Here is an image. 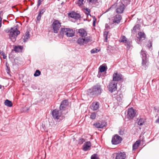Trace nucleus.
<instances>
[{
  "label": "nucleus",
  "mask_w": 159,
  "mask_h": 159,
  "mask_svg": "<svg viewBox=\"0 0 159 159\" xmlns=\"http://www.w3.org/2000/svg\"><path fill=\"white\" fill-rule=\"evenodd\" d=\"M121 140L122 139L120 136L116 135L112 138L111 142L113 144H117L120 143Z\"/></svg>",
  "instance_id": "nucleus-10"
},
{
  "label": "nucleus",
  "mask_w": 159,
  "mask_h": 159,
  "mask_svg": "<svg viewBox=\"0 0 159 159\" xmlns=\"http://www.w3.org/2000/svg\"><path fill=\"white\" fill-rule=\"evenodd\" d=\"M0 54L3 56V58L4 59H5L7 57V56L5 54L4 52L3 51L0 50Z\"/></svg>",
  "instance_id": "nucleus-37"
},
{
  "label": "nucleus",
  "mask_w": 159,
  "mask_h": 159,
  "mask_svg": "<svg viewBox=\"0 0 159 159\" xmlns=\"http://www.w3.org/2000/svg\"><path fill=\"white\" fill-rule=\"evenodd\" d=\"M23 48V47L21 46H16L14 48V51L17 52H20L22 51Z\"/></svg>",
  "instance_id": "nucleus-26"
},
{
  "label": "nucleus",
  "mask_w": 159,
  "mask_h": 159,
  "mask_svg": "<svg viewBox=\"0 0 159 159\" xmlns=\"http://www.w3.org/2000/svg\"><path fill=\"white\" fill-rule=\"evenodd\" d=\"M84 142V140L83 139H79V143L80 144H82Z\"/></svg>",
  "instance_id": "nucleus-41"
},
{
  "label": "nucleus",
  "mask_w": 159,
  "mask_h": 159,
  "mask_svg": "<svg viewBox=\"0 0 159 159\" xmlns=\"http://www.w3.org/2000/svg\"><path fill=\"white\" fill-rule=\"evenodd\" d=\"M90 108L93 111H96L99 108V103L97 102H94L90 106Z\"/></svg>",
  "instance_id": "nucleus-15"
},
{
  "label": "nucleus",
  "mask_w": 159,
  "mask_h": 159,
  "mask_svg": "<svg viewBox=\"0 0 159 159\" xmlns=\"http://www.w3.org/2000/svg\"><path fill=\"white\" fill-rule=\"evenodd\" d=\"M115 6V5H112V7H111V8H113Z\"/></svg>",
  "instance_id": "nucleus-49"
},
{
  "label": "nucleus",
  "mask_w": 159,
  "mask_h": 159,
  "mask_svg": "<svg viewBox=\"0 0 159 159\" xmlns=\"http://www.w3.org/2000/svg\"><path fill=\"white\" fill-rule=\"evenodd\" d=\"M2 86L1 85H0V89L1 88Z\"/></svg>",
  "instance_id": "nucleus-51"
},
{
  "label": "nucleus",
  "mask_w": 159,
  "mask_h": 159,
  "mask_svg": "<svg viewBox=\"0 0 159 159\" xmlns=\"http://www.w3.org/2000/svg\"><path fill=\"white\" fill-rule=\"evenodd\" d=\"M91 143L89 141L87 142L84 144L83 146V150L85 151L89 150L91 149Z\"/></svg>",
  "instance_id": "nucleus-12"
},
{
  "label": "nucleus",
  "mask_w": 159,
  "mask_h": 159,
  "mask_svg": "<svg viewBox=\"0 0 159 159\" xmlns=\"http://www.w3.org/2000/svg\"><path fill=\"white\" fill-rule=\"evenodd\" d=\"M5 31L7 33L10 32L9 38L13 42L16 41L17 35L20 34V31L16 27L11 28L10 30L6 29Z\"/></svg>",
  "instance_id": "nucleus-1"
},
{
  "label": "nucleus",
  "mask_w": 159,
  "mask_h": 159,
  "mask_svg": "<svg viewBox=\"0 0 159 159\" xmlns=\"http://www.w3.org/2000/svg\"><path fill=\"white\" fill-rule=\"evenodd\" d=\"M98 51V49L96 48H94L92 49L91 51L92 53H94L97 52Z\"/></svg>",
  "instance_id": "nucleus-38"
},
{
  "label": "nucleus",
  "mask_w": 159,
  "mask_h": 159,
  "mask_svg": "<svg viewBox=\"0 0 159 159\" xmlns=\"http://www.w3.org/2000/svg\"><path fill=\"white\" fill-rule=\"evenodd\" d=\"M140 54L142 58V66L146 68L148 64V56L146 54V52L143 49L142 50Z\"/></svg>",
  "instance_id": "nucleus-4"
},
{
  "label": "nucleus",
  "mask_w": 159,
  "mask_h": 159,
  "mask_svg": "<svg viewBox=\"0 0 159 159\" xmlns=\"http://www.w3.org/2000/svg\"><path fill=\"white\" fill-rule=\"evenodd\" d=\"M120 42L125 43H126V45L128 46H129L130 45V42L127 40V39L125 36H122L121 37L120 39Z\"/></svg>",
  "instance_id": "nucleus-19"
},
{
  "label": "nucleus",
  "mask_w": 159,
  "mask_h": 159,
  "mask_svg": "<svg viewBox=\"0 0 159 159\" xmlns=\"http://www.w3.org/2000/svg\"><path fill=\"white\" fill-rule=\"evenodd\" d=\"M84 12L87 15H89L90 13V10L88 8H86V9H85L84 10Z\"/></svg>",
  "instance_id": "nucleus-39"
},
{
  "label": "nucleus",
  "mask_w": 159,
  "mask_h": 159,
  "mask_svg": "<svg viewBox=\"0 0 159 159\" xmlns=\"http://www.w3.org/2000/svg\"><path fill=\"white\" fill-rule=\"evenodd\" d=\"M45 9L44 8L41 9L39 10V14L42 15L43 13L45 11Z\"/></svg>",
  "instance_id": "nucleus-35"
},
{
  "label": "nucleus",
  "mask_w": 159,
  "mask_h": 159,
  "mask_svg": "<svg viewBox=\"0 0 159 159\" xmlns=\"http://www.w3.org/2000/svg\"><path fill=\"white\" fill-rule=\"evenodd\" d=\"M131 0H121V3L116 6V12L118 13L121 14L123 12L125 9V5L129 4Z\"/></svg>",
  "instance_id": "nucleus-2"
},
{
  "label": "nucleus",
  "mask_w": 159,
  "mask_h": 159,
  "mask_svg": "<svg viewBox=\"0 0 159 159\" xmlns=\"http://www.w3.org/2000/svg\"><path fill=\"white\" fill-rule=\"evenodd\" d=\"M69 15V16L75 19H78L80 17V15L79 14L76 13L74 12L70 13Z\"/></svg>",
  "instance_id": "nucleus-18"
},
{
  "label": "nucleus",
  "mask_w": 159,
  "mask_h": 159,
  "mask_svg": "<svg viewBox=\"0 0 159 159\" xmlns=\"http://www.w3.org/2000/svg\"><path fill=\"white\" fill-rule=\"evenodd\" d=\"M67 32L66 33V36L68 37H72L75 35V32L70 28H69Z\"/></svg>",
  "instance_id": "nucleus-20"
},
{
  "label": "nucleus",
  "mask_w": 159,
  "mask_h": 159,
  "mask_svg": "<svg viewBox=\"0 0 159 159\" xmlns=\"http://www.w3.org/2000/svg\"><path fill=\"white\" fill-rule=\"evenodd\" d=\"M136 111L132 108L129 109L127 112V116L129 119H133L136 114Z\"/></svg>",
  "instance_id": "nucleus-7"
},
{
  "label": "nucleus",
  "mask_w": 159,
  "mask_h": 159,
  "mask_svg": "<svg viewBox=\"0 0 159 159\" xmlns=\"http://www.w3.org/2000/svg\"><path fill=\"white\" fill-rule=\"evenodd\" d=\"M122 79V75L121 74L117 72L115 73L113 75L112 81H120Z\"/></svg>",
  "instance_id": "nucleus-11"
},
{
  "label": "nucleus",
  "mask_w": 159,
  "mask_h": 159,
  "mask_svg": "<svg viewBox=\"0 0 159 159\" xmlns=\"http://www.w3.org/2000/svg\"><path fill=\"white\" fill-rule=\"evenodd\" d=\"M61 110H54L52 112V115L54 119H58L61 115Z\"/></svg>",
  "instance_id": "nucleus-9"
},
{
  "label": "nucleus",
  "mask_w": 159,
  "mask_h": 159,
  "mask_svg": "<svg viewBox=\"0 0 159 159\" xmlns=\"http://www.w3.org/2000/svg\"><path fill=\"white\" fill-rule=\"evenodd\" d=\"M90 3H92L95 2L97 1L98 0H87Z\"/></svg>",
  "instance_id": "nucleus-42"
},
{
  "label": "nucleus",
  "mask_w": 159,
  "mask_h": 159,
  "mask_svg": "<svg viewBox=\"0 0 159 159\" xmlns=\"http://www.w3.org/2000/svg\"><path fill=\"white\" fill-rule=\"evenodd\" d=\"M149 46L151 47L152 46V44L151 42H149Z\"/></svg>",
  "instance_id": "nucleus-46"
},
{
  "label": "nucleus",
  "mask_w": 159,
  "mask_h": 159,
  "mask_svg": "<svg viewBox=\"0 0 159 159\" xmlns=\"http://www.w3.org/2000/svg\"><path fill=\"white\" fill-rule=\"evenodd\" d=\"M42 15H40V14H38V15L37 17V19L39 21L41 19Z\"/></svg>",
  "instance_id": "nucleus-43"
},
{
  "label": "nucleus",
  "mask_w": 159,
  "mask_h": 159,
  "mask_svg": "<svg viewBox=\"0 0 159 159\" xmlns=\"http://www.w3.org/2000/svg\"><path fill=\"white\" fill-rule=\"evenodd\" d=\"M121 19V16L119 15H116L113 18L112 20H113V23L118 24L119 23L120 20Z\"/></svg>",
  "instance_id": "nucleus-13"
},
{
  "label": "nucleus",
  "mask_w": 159,
  "mask_h": 159,
  "mask_svg": "<svg viewBox=\"0 0 159 159\" xmlns=\"http://www.w3.org/2000/svg\"><path fill=\"white\" fill-rule=\"evenodd\" d=\"M90 37H88L84 38H79L77 41V43L80 45H83L87 44L89 42L91 41Z\"/></svg>",
  "instance_id": "nucleus-6"
},
{
  "label": "nucleus",
  "mask_w": 159,
  "mask_h": 159,
  "mask_svg": "<svg viewBox=\"0 0 159 159\" xmlns=\"http://www.w3.org/2000/svg\"><path fill=\"white\" fill-rule=\"evenodd\" d=\"M108 34V32L107 31H105L103 35L105 38V39L107 40V35Z\"/></svg>",
  "instance_id": "nucleus-36"
},
{
  "label": "nucleus",
  "mask_w": 159,
  "mask_h": 159,
  "mask_svg": "<svg viewBox=\"0 0 159 159\" xmlns=\"http://www.w3.org/2000/svg\"><path fill=\"white\" fill-rule=\"evenodd\" d=\"M41 74L40 71L39 70H37L34 74V76L35 77L38 76Z\"/></svg>",
  "instance_id": "nucleus-31"
},
{
  "label": "nucleus",
  "mask_w": 159,
  "mask_h": 159,
  "mask_svg": "<svg viewBox=\"0 0 159 159\" xmlns=\"http://www.w3.org/2000/svg\"><path fill=\"white\" fill-rule=\"evenodd\" d=\"M126 157V155L125 152H120L116 154V159H125Z\"/></svg>",
  "instance_id": "nucleus-17"
},
{
  "label": "nucleus",
  "mask_w": 159,
  "mask_h": 159,
  "mask_svg": "<svg viewBox=\"0 0 159 159\" xmlns=\"http://www.w3.org/2000/svg\"><path fill=\"white\" fill-rule=\"evenodd\" d=\"M91 158V159H99L98 157L96 154H94L92 155Z\"/></svg>",
  "instance_id": "nucleus-34"
},
{
  "label": "nucleus",
  "mask_w": 159,
  "mask_h": 159,
  "mask_svg": "<svg viewBox=\"0 0 159 159\" xmlns=\"http://www.w3.org/2000/svg\"><path fill=\"white\" fill-rule=\"evenodd\" d=\"M69 28H61L60 32V34L63 36L65 35L66 36V33H67Z\"/></svg>",
  "instance_id": "nucleus-23"
},
{
  "label": "nucleus",
  "mask_w": 159,
  "mask_h": 159,
  "mask_svg": "<svg viewBox=\"0 0 159 159\" xmlns=\"http://www.w3.org/2000/svg\"><path fill=\"white\" fill-rule=\"evenodd\" d=\"M117 89V84L114 81H112L108 85L109 91L112 93L116 91Z\"/></svg>",
  "instance_id": "nucleus-8"
},
{
  "label": "nucleus",
  "mask_w": 159,
  "mask_h": 159,
  "mask_svg": "<svg viewBox=\"0 0 159 159\" xmlns=\"http://www.w3.org/2000/svg\"><path fill=\"white\" fill-rule=\"evenodd\" d=\"M2 18L1 17H0V22H2Z\"/></svg>",
  "instance_id": "nucleus-48"
},
{
  "label": "nucleus",
  "mask_w": 159,
  "mask_h": 159,
  "mask_svg": "<svg viewBox=\"0 0 159 159\" xmlns=\"http://www.w3.org/2000/svg\"><path fill=\"white\" fill-rule=\"evenodd\" d=\"M1 24H2V22H0V28L1 27Z\"/></svg>",
  "instance_id": "nucleus-50"
},
{
  "label": "nucleus",
  "mask_w": 159,
  "mask_h": 159,
  "mask_svg": "<svg viewBox=\"0 0 159 159\" xmlns=\"http://www.w3.org/2000/svg\"><path fill=\"white\" fill-rule=\"evenodd\" d=\"M68 105V102L67 100H63L60 104V109L61 110H64V109Z\"/></svg>",
  "instance_id": "nucleus-14"
},
{
  "label": "nucleus",
  "mask_w": 159,
  "mask_h": 159,
  "mask_svg": "<svg viewBox=\"0 0 159 159\" xmlns=\"http://www.w3.org/2000/svg\"><path fill=\"white\" fill-rule=\"evenodd\" d=\"M140 140H139L137 141L133 146V150L137 149L140 143Z\"/></svg>",
  "instance_id": "nucleus-25"
},
{
  "label": "nucleus",
  "mask_w": 159,
  "mask_h": 159,
  "mask_svg": "<svg viewBox=\"0 0 159 159\" xmlns=\"http://www.w3.org/2000/svg\"><path fill=\"white\" fill-rule=\"evenodd\" d=\"M140 27V25L137 24L134 26L133 28V31L136 32L138 30H139Z\"/></svg>",
  "instance_id": "nucleus-29"
},
{
  "label": "nucleus",
  "mask_w": 159,
  "mask_h": 159,
  "mask_svg": "<svg viewBox=\"0 0 159 159\" xmlns=\"http://www.w3.org/2000/svg\"><path fill=\"white\" fill-rule=\"evenodd\" d=\"M114 97H116V96L115 95V96Z\"/></svg>",
  "instance_id": "nucleus-52"
},
{
  "label": "nucleus",
  "mask_w": 159,
  "mask_h": 159,
  "mask_svg": "<svg viewBox=\"0 0 159 159\" xmlns=\"http://www.w3.org/2000/svg\"><path fill=\"white\" fill-rule=\"evenodd\" d=\"M145 120L143 118H139L137 119L138 125L141 126L143 125L145 122Z\"/></svg>",
  "instance_id": "nucleus-27"
},
{
  "label": "nucleus",
  "mask_w": 159,
  "mask_h": 159,
  "mask_svg": "<svg viewBox=\"0 0 159 159\" xmlns=\"http://www.w3.org/2000/svg\"><path fill=\"white\" fill-rule=\"evenodd\" d=\"M84 0H79L78 2V4L79 6H81L83 3Z\"/></svg>",
  "instance_id": "nucleus-40"
},
{
  "label": "nucleus",
  "mask_w": 159,
  "mask_h": 159,
  "mask_svg": "<svg viewBox=\"0 0 159 159\" xmlns=\"http://www.w3.org/2000/svg\"><path fill=\"white\" fill-rule=\"evenodd\" d=\"M30 33L28 31H27L26 33L23 35V37H22V39H23L24 42H25L28 40L30 38Z\"/></svg>",
  "instance_id": "nucleus-21"
},
{
  "label": "nucleus",
  "mask_w": 159,
  "mask_h": 159,
  "mask_svg": "<svg viewBox=\"0 0 159 159\" xmlns=\"http://www.w3.org/2000/svg\"><path fill=\"white\" fill-rule=\"evenodd\" d=\"M93 125L97 128H103L105 126V123L104 122H98L95 123Z\"/></svg>",
  "instance_id": "nucleus-22"
},
{
  "label": "nucleus",
  "mask_w": 159,
  "mask_h": 159,
  "mask_svg": "<svg viewBox=\"0 0 159 159\" xmlns=\"http://www.w3.org/2000/svg\"><path fill=\"white\" fill-rule=\"evenodd\" d=\"M106 69V67L104 66H101L99 67V70L101 72H104Z\"/></svg>",
  "instance_id": "nucleus-30"
},
{
  "label": "nucleus",
  "mask_w": 159,
  "mask_h": 159,
  "mask_svg": "<svg viewBox=\"0 0 159 159\" xmlns=\"http://www.w3.org/2000/svg\"><path fill=\"white\" fill-rule=\"evenodd\" d=\"M96 116V114L94 112L92 113H91L90 118L92 120L94 119Z\"/></svg>",
  "instance_id": "nucleus-32"
},
{
  "label": "nucleus",
  "mask_w": 159,
  "mask_h": 159,
  "mask_svg": "<svg viewBox=\"0 0 159 159\" xmlns=\"http://www.w3.org/2000/svg\"><path fill=\"white\" fill-rule=\"evenodd\" d=\"M137 37L139 41H142L145 39L146 35L143 32H140L138 33Z\"/></svg>",
  "instance_id": "nucleus-16"
},
{
  "label": "nucleus",
  "mask_w": 159,
  "mask_h": 159,
  "mask_svg": "<svg viewBox=\"0 0 159 159\" xmlns=\"http://www.w3.org/2000/svg\"><path fill=\"white\" fill-rule=\"evenodd\" d=\"M9 64H8L7 63H6V66L7 67V69H6L7 73L8 74H9L10 72V67H9Z\"/></svg>",
  "instance_id": "nucleus-33"
},
{
  "label": "nucleus",
  "mask_w": 159,
  "mask_h": 159,
  "mask_svg": "<svg viewBox=\"0 0 159 159\" xmlns=\"http://www.w3.org/2000/svg\"><path fill=\"white\" fill-rule=\"evenodd\" d=\"M61 23L58 20H55L52 24V28L54 33H57L61 27Z\"/></svg>",
  "instance_id": "nucleus-5"
},
{
  "label": "nucleus",
  "mask_w": 159,
  "mask_h": 159,
  "mask_svg": "<svg viewBox=\"0 0 159 159\" xmlns=\"http://www.w3.org/2000/svg\"><path fill=\"white\" fill-rule=\"evenodd\" d=\"M78 33L79 35L81 37H85L87 35L86 32L83 29H80L79 30Z\"/></svg>",
  "instance_id": "nucleus-24"
},
{
  "label": "nucleus",
  "mask_w": 159,
  "mask_h": 159,
  "mask_svg": "<svg viewBox=\"0 0 159 159\" xmlns=\"http://www.w3.org/2000/svg\"><path fill=\"white\" fill-rule=\"evenodd\" d=\"M102 90L101 85L97 84L90 89L89 92L92 95H98L101 94Z\"/></svg>",
  "instance_id": "nucleus-3"
},
{
  "label": "nucleus",
  "mask_w": 159,
  "mask_h": 159,
  "mask_svg": "<svg viewBox=\"0 0 159 159\" xmlns=\"http://www.w3.org/2000/svg\"><path fill=\"white\" fill-rule=\"evenodd\" d=\"M116 99L117 100H120V98H118V97H117L116 98Z\"/></svg>",
  "instance_id": "nucleus-47"
},
{
  "label": "nucleus",
  "mask_w": 159,
  "mask_h": 159,
  "mask_svg": "<svg viewBox=\"0 0 159 159\" xmlns=\"http://www.w3.org/2000/svg\"><path fill=\"white\" fill-rule=\"evenodd\" d=\"M43 1V0H38V6H39L41 4L42 2Z\"/></svg>",
  "instance_id": "nucleus-44"
},
{
  "label": "nucleus",
  "mask_w": 159,
  "mask_h": 159,
  "mask_svg": "<svg viewBox=\"0 0 159 159\" xmlns=\"http://www.w3.org/2000/svg\"><path fill=\"white\" fill-rule=\"evenodd\" d=\"M93 26H94L95 24L96 21V19L95 16L93 17Z\"/></svg>",
  "instance_id": "nucleus-45"
},
{
  "label": "nucleus",
  "mask_w": 159,
  "mask_h": 159,
  "mask_svg": "<svg viewBox=\"0 0 159 159\" xmlns=\"http://www.w3.org/2000/svg\"><path fill=\"white\" fill-rule=\"evenodd\" d=\"M5 105L9 107H11L12 106V103L11 101L7 99L4 102Z\"/></svg>",
  "instance_id": "nucleus-28"
}]
</instances>
